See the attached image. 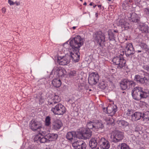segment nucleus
I'll return each mask as SVG.
<instances>
[{
  "mask_svg": "<svg viewBox=\"0 0 149 149\" xmlns=\"http://www.w3.org/2000/svg\"><path fill=\"white\" fill-rule=\"evenodd\" d=\"M107 0L109 1H111V0Z\"/></svg>",
  "mask_w": 149,
  "mask_h": 149,
  "instance_id": "nucleus-58",
  "label": "nucleus"
},
{
  "mask_svg": "<svg viewBox=\"0 0 149 149\" xmlns=\"http://www.w3.org/2000/svg\"><path fill=\"white\" fill-rule=\"evenodd\" d=\"M61 100L59 96L57 95H55L52 99L49 100L48 104L51 106L56 105V104L58 103Z\"/></svg>",
  "mask_w": 149,
  "mask_h": 149,
  "instance_id": "nucleus-16",
  "label": "nucleus"
},
{
  "mask_svg": "<svg viewBox=\"0 0 149 149\" xmlns=\"http://www.w3.org/2000/svg\"><path fill=\"white\" fill-rule=\"evenodd\" d=\"M8 3L10 4V5H12L15 4V3L13 1H11V0H8Z\"/></svg>",
  "mask_w": 149,
  "mask_h": 149,
  "instance_id": "nucleus-42",
  "label": "nucleus"
},
{
  "mask_svg": "<svg viewBox=\"0 0 149 149\" xmlns=\"http://www.w3.org/2000/svg\"><path fill=\"white\" fill-rule=\"evenodd\" d=\"M93 37L95 41L100 46L103 44L105 42V38L104 34L101 31L95 32L93 35Z\"/></svg>",
  "mask_w": 149,
  "mask_h": 149,
  "instance_id": "nucleus-7",
  "label": "nucleus"
},
{
  "mask_svg": "<svg viewBox=\"0 0 149 149\" xmlns=\"http://www.w3.org/2000/svg\"><path fill=\"white\" fill-rule=\"evenodd\" d=\"M76 26H73L72 27V29H75L76 28Z\"/></svg>",
  "mask_w": 149,
  "mask_h": 149,
  "instance_id": "nucleus-50",
  "label": "nucleus"
},
{
  "mask_svg": "<svg viewBox=\"0 0 149 149\" xmlns=\"http://www.w3.org/2000/svg\"><path fill=\"white\" fill-rule=\"evenodd\" d=\"M29 127L32 130L35 131L40 129L41 126L38 122L33 119L30 123Z\"/></svg>",
  "mask_w": 149,
  "mask_h": 149,
  "instance_id": "nucleus-12",
  "label": "nucleus"
},
{
  "mask_svg": "<svg viewBox=\"0 0 149 149\" xmlns=\"http://www.w3.org/2000/svg\"><path fill=\"white\" fill-rule=\"evenodd\" d=\"M113 32L117 33H118V31L117 30H114Z\"/></svg>",
  "mask_w": 149,
  "mask_h": 149,
  "instance_id": "nucleus-47",
  "label": "nucleus"
},
{
  "mask_svg": "<svg viewBox=\"0 0 149 149\" xmlns=\"http://www.w3.org/2000/svg\"><path fill=\"white\" fill-rule=\"evenodd\" d=\"M70 57L68 55L63 57L59 56L58 57V62L60 65H66L70 62Z\"/></svg>",
  "mask_w": 149,
  "mask_h": 149,
  "instance_id": "nucleus-11",
  "label": "nucleus"
},
{
  "mask_svg": "<svg viewBox=\"0 0 149 149\" xmlns=\"http://www.w3.org/2000/svg\"><path fill=\"white\" fill-rule=\"evenodd\" d=\"M80 1H82V0H80Z\"/></svg>",
  "mask_w": 149,
  "mask_h": 149,
  "instance_id": "nucleus-59",
  "label": "nucleus"
},
{
  "mask_svg": "<svg viewBox=\"0 0 149 149\" xmlns=\"http://www.w3.org/2000/svg\"><path fill=\"white\" fill-rule=\"evenodd\" d=\"M132 2V0H126L122 4V6L123 9L125 10H127L129 9L130 5Z\"/></svg>",
  "mask_w": 149,
  "mask_h": 149,
  "instance_id": "nucleus-22",
  "label": "nucleus"
},
{
  "mask_svg": "<svg viewBox=\"0 0 149 149\" xmlns=\"http://www.w3.org/2000/svg\"><path fill=\"white\" fill-rule=\"evenodd\" d=\"M72 146L77 149H86V145L84 141L79 140L74 142Z\"/></svg>",
  "mask_w": 149,
  "mask_h": 149,
  "instance_id": "nucleus-14",
  "label": "nucleus"
},
{
  "mask_svg": "<svg viewBox=\"0 0 149 149\" xmlns=\"http://www.w3.org/2000/svg\"><path fill=\"white\" fill-rule=\"evenodd\" d=\"M141 117H142V114L139 112H136L132 115V121L138 120Z\"/></svg>",
  "mask_w": 149,
  "mask_h": 149,
  "instance_id": "nucleus-23",
  "label": "nucleus"
},
{
  "mask_svg": "<svg viewBox=\"0 0 149 149\" xmlns=\"http://www.w3.org/2000/svg\"><path fill=\"white\" fill-rule=\"evenodd\" d=\"M137 52L138 53H139V52H142V51L141 50H138L137 51Z\"/></svg>",
  "mask_w": 149,
  "mask_h": 149,
  "instance_id": "nucleus-49",
  "label": "nucleus"
},
{
  "mask_svg": "<svg viewBox=\"0 0 149 149\" xmlns=\"http://www.w3.org/2000/svg\"><path fill=\"white\" fill-rule=\"evenodd\" d=\"M117 106L115 105H109L107 107V112L110 116H113L117 111Z\"/></svg>",
  "mask_w": 149,
  "mask_h": 149,
  "instance_id": "nucleus-15",
  "label": "nucleus"
},
{
  "mask_svg": "<svg viewBox=\"0 0 149 149\" xmlns=\"http://www.w3.org/2000/svg\"><path fill=\"white\" fill-rule=\"evenodd\" d=\"M6 9L5 8H3L2 9V13H5L6 12Z\"/></svg>",
  "mask_w": 149,
  "mask_h": 149,
  "instance_id": "nucleus-43",
  "label": "nucleus"
},
{
  "mask_svg": "<svg viewBox=\"0 0 149 149\" xmlns=\"http://www.w3.org/2000/svg\"><path fill=\"white\" fill-rule=\"evenodd\" d=\"M125 54L127 56L134 53V49L132 44L129 43H126L125 48Z\"/></svg>",
  "mask_w": 149,
  "mask_h": 149,
  "instance_id": "nucleus-13",
  "label": "nucleus"
},
{
  "mask_svg": "<svg viewBox=\"0 0 149 149\" xmlns=\"http://www.w3.org/2000/svg\"><path fill=\"white\" fill-rule=\"evenodd\" d=\"M142 117L143 119V120L145 119H148L149 120V111H147L143 114L142 115Z\"/></svg>",
  "mask_w": 149,
  "mask_h": 149,
  "instance_id": "nucleus-33",
  "label": "nucleus"
},
{
  "mask_svg": "<svg viewBox=\"0 0 149 149\" xmlns=\"http://www.w3.org/2000/svg\"><path fill=\"white\" fill-rule=\"evenodd\" d=\"M120 149H130L129 147L125 143L121 144Z\"/></svg>",
  "mask_w": 149,
  "mask_h": 149,
  "instance_id": "nucleus-37",
  "label": "nucleus"
},
{
  "mask_svg": "<svg viewBox=\"0 0 149 149\" xmlns=\"http://www.w3.org/2000/svg\"><path fill=\"white\" fill-rule=\"evenodd\" d=\"M65 70L61 67H54L50 75L52 77H63L66 74Z\"/></svg>",
  "mask_w": 149,
  "mask_h": 149,
  "instance_id": "nucleus-3",
  "label": "nucleus"
},
{
  "mask_svg": "<svg viewBox=\"0 0 149 149\" xmlns=\"http://www.w3.org/2000/svg\"><path fill=\"white\" fill-rule=\"evenodd\" d=\"M57 137V134H48L46 135L48 142L56 140Z\"/></svg>",
  "mask_w": 149,
  "mask_h": 149,
  "instance_id": "nucleus-21",
  "label": "nucleus"
},
{
  "mask_svg": "<svg viewBox=\"0 0 149 149\" xmlns=\"http://www.w3.org/2000/svg\"><path fill=\"white\" fill-rule=\"evenodd\" d=\"M96 6L97 5H95V6H93V8H95Z\"/></svg>",
  "mask_w": 149,
  "mask_h": 149,
  "instance_id": "nucleus-56",
  "label": "nucleus"
},
{
  "mask_svg": "<svg viewBox=\"0 0 149 149\" xmlns=\"http://www.w3.org/2000/svg\"><path fill=\"white\" fill-rule=\"evenodd\" d=\"M34 140L35 141H39L41 143L48 142L47 139L46 137V135L44 136L43 135L40 134H38L35 136Z\"/></svg>",
  "mask_w": 149,
  "mask_h": 149,
  "instance_id": "nucleus-17",
  "label": "nucleus"
},
{
  "mask_svg": "<svg viewBox=\"0 0 149 149\" xmlns=\"http://www.w3.org/2000/svg\"><path fill=\"white\" fill-rule=\"evenodd\" d=\"M140 46L142 49L145 50V51H146L148 49L147 45L144 43H141L140 44Z\"/></svg>",
  "mask_w": 149,
  "mask_h": 149,
  "instance_id": "nucleus-36",
  "label": "nucleus"
},
{
  "mask_svg": "<svg viewBox=\"0 0 149 149\" xmlns=\"http://www.w3.org/2000/svg\"><path fill=\"white\" fill-rule=\"evenodd\" d=\"M76 73V71L74 70L70 71L69 73V75L70 77L75 76Z\"/></svg>",
  "mask_w": 149,
  "mask_h": 149,
  "instance_id": "nucleus-39",
  "label": "nucleus"
},
{
  "mask_svg": "<svg viewBox=\"0 0 149 149\" xmlns=\"http://www.w3.org/2000/svg\"><path fill=\"white\" fill-rule=\"evenodd\" d=\"M127 16L128 18H131L132 21L135 22H138L139 21V17L138 15L135 13H128Z\"/></svg>",
  "mask_w": 149,
  "mask_h": 149,
  "instance_id": "nucleus-19",
  "label": "nucleus"
},
{
  "mask_svg": "<svg viewBox=\"0 0 149 149\" xmlns=\"http://www.w3.org/2000/svg\"><path fill=\"white\" fill-rule=\"evenodd\" d=\"M112 61L114 64L117 65V68H120L125 66L126 63V61L123 58L121 54L113 58L112 59Z\"/></svg>",
  "mask_w": 149,
  "mask_h": 149,
  "instance_id": "nucleus-6",
  "label": "nucleus"
},
{
  "mask_svg": "<svg viewBox=\"0 0 149 149\" xmlns=\"http://www.w3.org/2000/svg\"><path fill=\"white\" fill-rule=\"evenodd\" d=\"M132 113V111L130 110H128V112L127 113V114L128 116H130L131 114Z\"/></svg>",
  "mask_w": 149,
  "mask_h": 149,
  "instance_id": "nucleus-41",
  "label": "nucleus"
},
{
  "mask_svg": "<svg viewBox=\"0 0 149 149\" xmlns=\"http://www.w3.org/2000/svg\"><path fill=\"white\" fill-rule=\"evenodd\" d=\"M95 15H96V17H97V13H96Z\"/></svg>",
  "mask_w": 149,
  "mask_h": 149,
  "instance_id": "nucleus-55",
  "label": "nucleus"
},
{
  "mask_svg": "<svg viewBox=\"0 0 149 149\" xmlns=\"http://www.w3.org/2000/svg\"><path fill=\"white\" fill-rule=\"evenodd\" d=\"M104 127L103 122L101 120L95 121V131L99 129H103Z\"/></svg>",
  "mask_w": 149,
  "mask_h": 149,
  "instance_id": "nucleus-25",
  "label": "nucleus"
},
{
  "mask_svg": "<svg viewBox=\"0 0 149 149\" xmlns=\"http://www.w3.org/2000/svg\"><path fill=\"white\" fill-rule=\"evenodd\" d=\"M117 123L120 126L125 127L128 125L127 123L123 120H118Z\"/></svg>",
  "mask_w": 149,
  "mask_h": 149,
  "instance_id": "nucleus-32",
  "label": "nucleus"
},
{
  "mask_svg": "<svg viewBox=\"0 0 149 149\" xmlns=\"http://www.w3.org/2000/svg\"><path fill=\"white\" fill-rule=\"evenodd\" d=\"M52 106L51 111L55 115H62L65 112V107L61 104H58Z\"/></svg>",
  "mask_w": 149,
  "mask_h": 149,
  "instance_id": "nucleus-4",
  "label": "nucleus"
},
{
  "mask_svg": "<svg viewBox=\"0 0 149 149\" xmlns=\"http://www.w3.org/2000/svg\"><path fill=\"white\" fill-rule=\"evenodd\" d=\"M98 6L99 8H101V5H98Z\"/></svg>",
  "mask_w": 149,
  "mask_h": 149,
  "instance_id": "nucleus-52",
  "label": "nucleus"
},
{
  "mask_svg": "<svg viewBox=\"0 0 149 149\" xmlns=\"http://www.w3.org/2000/svg\"><path fill=\"white\" fill-rule=\"evenodd\" d=\"M147 51H148V52L149 53V49H148Z\"/></svg>",
  "mask_w": 149,
  "mask_h": 149,
  "instance_id": "nucleus-57",
  "label": "nucleus"
},
{
  "mask_svg": "<svg viewBox=\"0 0 149 149\" xmlns=\"http://www.w3.org/2000/svg\"><path fill=\"white\" fill-rule=\"evenodd\" d=\"M76 136V132H69L67 133L66 138L69 140H71Z\"/></svg>",
  "mask_w": 149,
  "mask_h": 149,
  "instance_id": "nucleus-27",
  "label": "nucleus"
},
{
  "mask_svg": "<svg viewBox=\"0 0 149 149\" xmlns=\"http://www.w3.org/2000/svg\"><path fill=\"white\" fill-rule=\"evenodd\" d=\"M87 4V3L86 2H85L84 3V5H86Z\"/></svg>",
  "mask_w": 149,
  "mask_h": 149,
  "instance_id": "nucleus-51",
  "label": "nucleus"
},
{
  "mask_svg": "<svg viewBox=\"0 0 149 149\" xmlns=\"http://www.w3.org/2000/svg\"><path fill=\"white\" fill-rule=\"evenodd\" d=\"M144 69L146 70L149 73V65H146L144 66Z\"/></svg>",
  "mask_w": 149,
  "mask_h": 149,
  "instance_id": "nucleus-40",
  "label": "nucleus"
},
{
  "mask_svg": "<svg viewBox=\"0 0 149 149\" xmlns=\"http://www.w3.org/2000/svg\"><path fill=\"white\" fill-rule=\"evenodd\" d=\"M62 125L60 121L54 122L53 124V128L55 130H57L61 128Z\"/></svg>",
  "mask_w": 149,
  "mask_h": 149,
  "instance_id": "nucleus-29",
  "label": "nucleus"
},
{
  "mask_svg": "<svg viewBox=\"0 0 149 149\" xmlns=\"http://www.w3.org/2000/svg\"><path fill=\"white\" fill-rule=\"evenodd\" d=\"M79 89L81 90L83 89V88H84V87L83 86H81V87L79 86Z\"/></svg>",
  "mask_w": 149,
  "mask_h": 149,
  "instance_id": "nucleus-46",
  "label": "nucleus"
},
{
  "mask_svg": "<svg viewBox=\"0 0 149 149\" xmlns=\"http://www.w3.org/2000/svg\"><path fill=\"white\" fill-rule=\"evenodd\" d=\"M123 133L120 131H116L113 134L112 141L118 142L122 140L123 137Z\"/></svg>",
  "mask_w": 149,
  "mask_h": 149,
  "instance_id": "nucleus-10",
  "label": "nucleus"
},
{
  "mask_svg": "<svg viewBox=\"0 0 149 149\" xmlns=\"http://www.w3.org/2000/svg\"><path fill=\"white\" fill-rule=\"evenodd\" d=\"M70 60L74 63L78 62L80 58L79 48L83 45L84 40L80 36H77L72 39H70Z\"/></svg>",
  "mask_w": 149,
  "mask_h": 149,
  "instance_id": "nucleus-1",
  "label": "nucleus"
},
{
  "mask_svg": "<svg viewBox=\"0 0 149 149\" xmlns=\"http://www.w3.org/2000/svg\"><path fill=\"white\" fill-rule=\"evenodd\" d=\"M98 144L103 149H108L110 147L109 142L104 138L98 137Z\"/></svg>",
  "mask_w": 149,
  "mask_h": 149,
  "instance_id": "nucleus-9",
  "label": "nucleus"
},
{
  "mask_svg": "<svg viewBox=\"0 0 149 149\" xmlns=\"http://www.w3.org/2000/svg\"><path fill=\"white\" fill-rule=\"evenodd\" d=\"M99 137H95L94 138L91 139L89 143V145L92 148H95L98 143Z\"/></svg>",
  "mask_w": 149,
  "mask_h": 149,
  "instance_id": "nucleus-18",
  "label": "nucleus"
},
{
  "mask_svg": "<svg viewBox=\"0 0 149 149\" xmlns=\"http://www.w3.org/2000/svg\"><path fill=\"white\" fill-rule=\"evenodd\" d=\"M135 131H138V130H137V128H136L135 129Z\"/></svg>",
  "mask_w": 149,
  "mask_h": 149,
  "instance_id": "nucleus-53",
  "label": "nucleus"
},
{
  "mask_svg": "<svg viewBox=\"0 0 149 149\" xmlns=\"http://www.w3.org/2000/svg\"><path fill=\"white\" fill-rule=\"evenodd\" d=\"M99 76L97 73L92 72L90 74L88 78V81L91 85H95L99 81Z\"/></svg>",
  "mask_w": 149,
  "mask_h": 149,
  "instance_id": "nucleus-8",
  "label": "nucleus"
},
{
  "mask_svg": "<svg viewBox=\"0 0 149 149\" xmlns=\"http://www.w3.org/2000/svg\"><path fill=\"white\" fill-rule=\"evenodd\" d=\"M120 87L123 90L129 89L134 87L136 83L133 81H129L127 79L123 80L120 83Z\"/></svg>",
  "mask_w": 149,
  "mask_h": 149,
  "instance_id": "nucleus-5",
  "label": "nucleus"
},
{
  "mask_svg": "<svg viewBox=\"0 0 149 149\" xmlns=\"http://www.w3.org/2000/svg\"><path fill=\"white\" fill-rule=\"evenodd\" d=\"M15 4H16L17 6H19L20 4V2H15Z\"/></svg>",
  "mask_w": 149,
  "mask_h": 149,
  "instance_id": "nucleus-45",
  "label": "nucleus"
},
{
  "mask_svg": "<svg viewBox=\"0 0 149 149\" xmlns=\"http://www.w3.org/2000/svg\"><path fill=\"white\" fill-rule=\"evenodd\" d=\"M132 95L134 99L139 100L142 98L147 97L149 95V91L147 89L137 86L134 88L132 91Z\"/></svg>",
  "mask_w": 149,
  "mask_h": 149,
  "instance_id": "nucleus-2",
  "label": "nucleus"
},
{
  "mask_svg": "<svg viewBox=\"0 0 149 149\" xmlns=\"http://www.w3.org/2000/svg\"><path fill=\"white\" fill-rule=\"evenodd\" d=\"M87 127L88 129H91L94 131H95V121H89L87 124Z\"/></svg>",
  "mask_w": 149,
  "mask_h": 149,
  "instance_id": "nucleus-26",
  "label": "nucleus"
},
{
  "mask_svg": "<svg viewBox=\"0 0 149 149\" xmlns=\"http://www.w3.org/2000/svg\"><path fill=\"white\" fill-rule=\"evenodd\" d=\"M52 84L54 86L56 87H59L61 85L60 80L57 78L54 79L52 81Z\"/></svg>",
  "mask_w": 149,
  "mask_h": 149,
  "instance_id": "nucleus-28",
  "label": "nucleus"
},
{
  "mask_svg": "<svg viewBox=\"0 0 149 149\" xmlns=\"http://www.w3.org/2000/svg\"><path fill=\"white\" fill-rule=\"evenodd\" d=\"M90 6H92V3H90Z\"/></svg>",
  "mask_w": 149,
  "mask_h": 149,
  "instance_id": "nucleus-54",
  "label": "nucleus"
},
{
  "mask_svg": "<svg viewBox=\"0 0 149 149\" xmlns=\"http://www.w3.org/2000/svg\"><path fill=\"white\" fill-rule=\"evenodd\" d=\"M118 25L120 26L122 28H127L129 27V23L125 21L124 19H120L119 21Z\"/></svg>",
  "mask_w": 149,
  "mask_h": 149,
  "instance_id": "nucleus-24",
  "label": "nucleus"
},
{
  "mask_svg": "<svg viewBox=\"0 0 149 149\" xmlns=\"http://www.w3.org/2000/svg\"><path fill=\"white\" fill-rule=\"evenodd\" d=\"M148 80V79L147 78L144 77L143 78H141L139 83L143 84H146L147 83Z\"/></svg>",
  "mask_w": 149,
  "mask_h": 149,
  "instance_id": "nucleus-35",
  "label": "nucleus"
},
{
  "mask_svg": "<svg viewBox=\"0 0 149 149\" xmlns=\"http://www.w3.org/2000/svg\"><path fill=\"white\" fill-rule=\"evenodd\" d=\"M44 101V100L42 99V98H40L39 100V102L41 103L43 102Z\"/></svg>",
  "mask_w": 149,
  "mask_h": 149,
  "instance_id": "nucleus-44",
  "label": "nucleus"
},
{
  "mask_svg": "<svg viewBox=\"0 0 149 149\" xmlns=\"http://www.w3.org/2000/svg\"><path fill=\"white\" fill-rule=\"evenodd\" d=\"M134 78V80L139 83L142 78H141L140 75H137L135 76Z\"/></svg>",
  "mask_w": 149,
  "mask_h": 149,
  "instance_id": "nucleus-38",
  "label": "nucleus"
},
{
  "mask_svg": "<svg viewBox=\"0 0 149 149\" xmlns=\"http://www.w3.org/2000/svg\"><path fill=\"white\" fill-rule=\"evenodd\" d=\"M81 136L86 139H89L92 135V132L89 129H86L83 133H81Z\"/></svg>",
  "mask_w": 149,
  "mask_h": 149,
  "instance_id": "nucleus-20",
  "label": "nucleus"
},
{
  "mask_svg": "<svg viewBox=\"0 0 149 149\" xmlns=\"http://www.w3.org/2000/svg\"><path fill=\"white\" fill-rule=\"evenodd\" d=\"M51 118L49 116L46 117L45 120V125L47 126H49L51 124Z\"/></svg>",
  "mask_w": 149,
  "mask_h": 149,
  "instance_id": "nucleus-34",
  "label": "nucleus"
},
{
  "mask_svg": "<svg viewBox=\"0 0 149 149\" xmlns=\"http://www.w3.org/2000/svg\"><path fill=\"white\" fill-rule=\"evenodd\" d=\"M103 109L104 112H105V111H107V108H104Z\"/></svg>",
  "mask_w": 149,
  "mask_h": 149,
  "instance_id": "nucleus-48",
  "label": "nucleus"
},
{
  "mask_svg": "<svg viewBox=\"0 0 149 149\" xmlns=\"http://www.w3.org/2000/svg\"><path fill=\"white\" fill-rule=\"evenodd\" d=\"M118 34H114L111 30H109L108 32V35L109 36V40H114L116 36Z\"/></svg>",
  "mask_w": 149,
  "mask_h": 149,
  "instance_id": "nucleus-30",
  "label": "nucleus"
},
{
  "mask_svg": "<svg viewBox=\"0 0 149 149\" xmlns=\"http://www.w3.org/2000/svg\"><path fill=\"white\" fill-rule=\"evenodd\" d=\"M141 30L143 32L145 33L148 32V26L146 25H141Z\"/></svg>",
  "mask_w": 149,
  "mask_h": 149,
  "instance_id": "nucleus-31",
  "label": "nucleus"
}]
</instances>
